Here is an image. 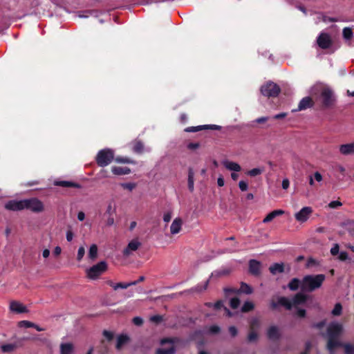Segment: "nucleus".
<instances>
[{
    "label": "nucleus",
    "instance_id": "obj_1",
    "mask_svg": "<svg viewBox=\"0 0 354 354\" xmlns=\"http://www.w3.org/2000/svg\"><path fill=\"white\" fill-rule=\"evenodd\" d=\"M313 95L319 93L317 100L320 103L322 109H332L335 108L337 99L334 91L328 86L317 84L313 88Z\"/></svg>",
    "mask_w": 354,
    "mask_h": 354
},
{
    "label": "nucleus",
    "instance_id": "obj_2",
    "mask_svg": "<svg viewBox=\"0 0 354 354\" xmlns=\"http://www.w3.org/2000/svg\"><path fill=\"white\" fill-rule=\"evenodd\" d=\"M324 281V274L306 275L301 279V291L304 292H313L319 289Z\"/></svg>",
    "mask_w": 354,
    "mask_h": 354
},
{
    "label": "nucleus",
    "instance_id": "obj_3",
    "mask_svg": "<svg viewBox=\"0 0 354 354\" xmlns=\"http://www.w3.org/2000/svg\"><path fill=\"white\" fill-rule=\"evenodd\" d=\"M24 206L25 209L35 214L41 213L44 209V203L37 198L24 199Z\"/></svg>",
    "mask_w": 354,
    "mask_h": 354
},
{
    "label": "nucleus",
    "instance_id": "obj_4",
    "mask_svg": "<svg viewBox=\"0 0 354 354\" xmlns=\"http://www.w3.org/2000/svg\"><path fill=\"white\" fill-rule=\"evenodd\" d=\"M261 93L268 97H276L281 92L280 87L272 82H268L261 87Z\"/></svg>",
    "mask_w": 354,
    "mask_h": 354
},
{
    "label": "nucleus",
    "instance_id": "obj_5",
    "mask_svg": "<svg viewBox=\"0 0 354 354\" xmlns=\"http://www.w3.org/2000/svg\"><path fill=\"white\" fill-rule=\"evenodd\" d=\"M107 269V264L105 261H100L99 263L92 266L87 270V277L89 279H96Z\"/></svg>",
    "mask_w": 354,
    "mask_h": 354
},
{
    "label": "nucleus",
    "instance_id": "obj_6",
    "mask_svg": "<svg viewBox=\"0 0 354 354\" xmlns=\"http://www.w3.org/2000/svg\"><path fill=\"white\" fill-rule=\"evenodd\" d=\"M317 44L322 49H328L333 45L330 35L326 32H322L317 38Z\"/></svg>",
    "mask_w": 354,
    "mask_h": 354
},
{
    "label": "nucleus",
    "instance_id": "obj_7",
    "mask_svg": "<svg viewBox=\"0 0 354 354\" xmlns=\"http://www.w3.org/2000/svg\"><path fill=\"white\" fill-rule=\"evenodd\" d=\"M279 306H283L286 308L287 310H291L292 303L286 297H280L278 299V301L275 302L274 300L270 302V308L275 310Z\"/></svg>",
    "mask_w": 354,
    "mask_h": 354
},
{
    "label": "nucleus",
    "instance_id": "obj_8",
    "mask_svg": "<svg viewBox=\"0 0 354 354\" xmlns=\"http://www.w3.org/2000/svg\"><path fill=\"white\" fill-rule=\"evenodd\" d=\"M225 294H234V293H243L246 295H251L253 292V289L248 283L245 282L241 283V287L239 290H236L230 288H225Z\"/></svg>",
    "mask_w": 354,
    "mask_h": 354
},
{
    "label": "nucleus",
    "instance_id": "obj_9",
    "mask_svg": "<svg viewBox=\"0 0 354 354\" xmlns=\"http://www.w3.org/2000/svg\"><path fill=\"white\" fill-rule=\"evenodd\" d=\"M5 209L9 211H22L24 209V199L10 200L5 204Z\"/></svg>",
    "mask_w": 354,
    "mask_h": 354
},
{
    "label": "nucleus",
    "instance_id": "obj_10",
    "mask_svg": "<svg viewBox=\"0 0 354 354\" xmlns=\"http://www.w3.org/2000/svg\"><path fill=\"white\" fill-rule=\"evenodd\" d=\"M266 337L271 342H276L281 337V334L278 326H271L266 330Z\"/></svg>",
    "mask_w": 354,
    "mask_h": 354
},
{
    "label": "nucleus",
    "instance_id": "obj_11",
    "mask_svg": "<svg viewBox=\"0 0 354 354\" xmlns=\"http://www.w3.org/2000/svg\"><path fill=\"white\" fill-rule=\"evenodd\" d=\"M312 212L311 207H304L299 212L295 214V218L299 222L304 223L309 218Z\"/></svg>",
    "mask_w": 354,
    "mask_h": 354
},
{
    "label": "nucleus",
    "instance_id": "obj_12",
    "mask_svg": "<svg viewBox=\"0 0 354 354\" xmlns=\"http://www.w3.org/2000/svg\"><path fill=\"white\" fill-rule=\"evenodd\" d=\"M342 331V326L338 323H334L328 326L327 333L329 338H338Z\"/></svg>",
    "mask_w": 354,
    "mask_h": 354
},
{
    "label": "nucleus",
    "instance_id": "obj_13",
    "mask_svg": "<svg viewBox=\"0 0 354 354\" xmlns=\"http://www.w3.org/2000/svg\"><path fill=\"white\" fill-rule=\"evenodd\" d=\"M10 310L17 314H22L28 312V309L25 305L15 300H12L10 302Z\"/></svg>",
    "mask_w": 354,
    "mask_h": 354
},
{
    "label": "nucleus",
    "instance_id": "obj_14",
    "mask_svg": "<svg viewBox=\"0 0 354 354\" xmlns=\"http://www.w3.org/2000/svg\"><path fill=\"white\" fill-rule=\"evenodd\" d=\"M206 129H212V130H221V127L215 125V124H211V125H201L197 127H189L185 129V131L186 132H197L201 130H206Z\"/></svg>",
    "mask_w": 354,
    "mask_h": 354
},
{
    "label": "nucleus",
    "instance_id": "obj_15",
    "mask_svg": "<svg viewBox=\"0 0 354 354\" xmlns=\"http://www.w3.org/2000/svg\"><path fill=\"white\" fill-rule=\"evenodd\" d=\"M248 271L253 276H258L261 273V263L255 259H251L248 263Z\"/></svg>",
    "mask_w": 354,
    "mask_h": 354
},
{
    "label": "nucleus",
    "instance_id": "obj_16",
    "mask_svg": "<svg viewBox=\"0 0 354 354\" xmlns=\"http://www.w3.org/2000/svg\"><path fill=\"white\" fill-rule=\"evenodd\" d=\"M140 242L138 240L133 239L131 241L128 243L127 246L123 250V255L125 257H128L131 254V252L133 251L138 250V248L140 247Z\"/></svg>",
    "mask_w": 354,
    "mask_h": 354
},
{
    "label": "nucleus",
    "instance_id": "obj_17",
    "mask_svg": "<svg viewBox=\"0 0 354 354\" xmlns=\"http://www.w3.org/2000/svg\"><path fill=\"white\" fill-rule=\"evenodd\" d=\"M345 344L338 341L337 337H328L327 349L333 353L335 348L344 347Z\"/></svg>",
    "mask_w": 354,
    "mask_h": 354
},
{
    "label": "nucleus",
    "instance_id": "obj_18",
    "mask_svg": "<svg viewBox=\"0 0 354 354\" xmlns=\"http://www.w3.org/2000/svg\"><path fill=\"white\" fill-rule=\"evenodd\" d=\"M315 102L311 97H305L301 100L298 106V111L305 110L308 108H312Z\"/></svg>",
    "mask_w": 354,
    "mask_h": 354
},
{
    "label": "nucleus",
    "instance_id": "obj_19",
    "mask_svg": "<svg viewBox=\"0 0 354 354\" xmlns=\"http://www.w3.org/2000/svg\"><path fill=\"white\" fill-rule=\"evenodd\" d=\"M308 300V295L303 293V292H299L293 297V299H292V306H297V305H303L306 303V301Z\"/></svg>",
    "mask_w": 354,
    "mask_h": 354
},
{
    "label": "nucleus",
    "instance_id": "obj_20",
    "mask_svg": "<svg viewBox=\"0 0 354 354\" xmlns=\"http://www.w3.org/2000/svg\"><path fill=\"white\" fill-rule=\"evenodd\" d=\"M283 214H284V211L282 209L274 210V211L270 212L268 215H266V217H264V218L263 220V223H266L271 222L272 221H273L274 219V218H276L279 216H281V215H283Z\"/></svg>",
    "mask_w": 354,
    "mask_h": 354
},
{
    "label": "nucleus",
    "instance_id": "obj_21",
    "mask_svg": "<svg viewBox=\"0 0 354 354\" xmlns=\"http://www.w3.org/2000/svg\"><path fill=\"white\" fill-rule=\"evenodd\" d=\"M182 219L179 218H174L173 223L171 225V234H176L179 233L181 230Z\"/></svg>",
    "mask_w": 354,
    "mask_h": 354
},
{
    "label": "nucleus",
    "instance_id": "obj_22",
    "mask_svg": "<svg viewBox=\"0 0 354 354\" xmlns=\"http://www.w3.org/2000/svg\"><path fill=\"white\" fill-rule=\"evenodd\" d=\"M115 156H96V162L97 165L100 167H106L112 162Z\"/></svg>",
    "mask_w": 354,
    "mask_h": 354
},
{
    "label": "nucleus",
    "instance_id": "obj_23",
    "mask_svg": "<svg viewBox=\"0 0 354 354\" xmlns=\"http://www.w3.org/2000/svg\"><path fill=\"white\" fill-rule=\"evenodd\" d=\"M269 271L272 274H277L278 273H283L284 265L283 263H274L273 265L269 267Z\"/></svg>",
    "mask_w": 354,
    "mask_h": 354
},
{
    "label": "nucleus",
    "instance_id": "obj_24",
    "mask_svg": "<svg viewBox=\"0 0 354 354\" xmlns=\"http://www.w3.org/2000/svg\"><path fill=\"white\" fill-rule=\"evenodd\" d=\"M339 152L344 155L354 153V142L339 147Z\"/></svg>",
    "mask_w": 354,
    "mask_h": 354
},
{
    "label": "nucleus",
    "instance_id": "obj_25",
    "mask_svg": "<svg viewBox=\"0 0 354 354\" xmlns=\"http://www.w3.org/2000/svg\"><path fill=\"white\" fill-rule=\"evenodd\" d=\"M223 165H224V167L227 169V170L233 171L234 172H239L241 171L240 165L235 162L225 160L223 162Z\"/></svg>",
    "mask_w": 354,
    "mask_h": 354
},
{
    "label": "nucleus",
    "instance_id": "obj_26",
    "mask_svg": "<svg viewBox=\"0 0 354 354\" xmlns=\"http://www.w3.org/2000/svg\"><path fill=\"white\" fill-rule=\"evenodd\" d=\"M299 287L301 288V280H299L297 278H294L289 281L288 285H287V288H289L291 291H297Z\"/></svg>",
    "mask_w": 354,
    "mask_h": 354
},
{
    "label": "nucleus",
    "instance_id": "obj_27",
    "mask_svg": "<svg viewBox=\"0 0 354 354\" xmlns=\"http://www.w3.org/2000/svg\"><path fill=\"white\" fill-rule=\"evenodd\" d=\"M133 151L136 153H142L145 151V145L140 140H135L133 142Z\"/></svg>",
    "mask_w": 354,
    "mask_h": 354
},
{
    "label": "nucleus",
    "instance_id": "obj_28",
    "mask_svg": "<svg viewBox=\"0 0 354 354\" xmlns=\"http://www.w3.org/2000/svg\"><path fill=\"white\" fill-rule=\"evenodd\" d=\"M74 346L71 343H62L60 345V354H72Z\"/></svg>",
    "mask_w": 354,
    "mask_h": 354
},
{
    "label": "nucleus",
    "instance_id": "obj_29",
    "mask_svg": "<svg viewBox=\"0 0 354 354\" xmlns=\"http://www.w3.org/2000/svg\"><path fill=\"white\" fill-rule=\"evenodd\" d=\"M129 341V337L126 335H120L118 336L117 344H115V348L120 350L122 346L126 344Z\"/></svg>",
    "mask_w": 354,
    "mask_h": 354
},
{
    "label": "nucleus",
    "instance_id": "obj_30",
    "mask_svg": "<svg viewBox=\"0 0 354 354\" xmlns=\"http://www.w3.org/2000/svg\"><path fill=\"white\" fill-rule=\"evenodd\" d=\"M55 185L62 187H74L78 189L80 187V185L78 183L71 181H56Z\"/></svg>",
    "mask_w": 354,
    "mask_h": 354
},
{
    "label": "nucleus",
    "instance_id": "obj_31",
    "mask_svg": "<svg viewBox=\"0 0 354 354\" xmlns=\"http://www.w3.org/2000/svg\"><path fill=\"white\" fill-rule=\"evenodd\" d=\"M130 169L128 167H112V172L115 175H123L128 174L130 173Z\"/></svg>",
    "mask_w": 354,
    "mask_h": 354
},
{
    "label": "nucleus",
    "instance_id": "obj_32",
    "mask_svg": "<svg viewBox=\"0 0 354 354\" xmlns=\"http://www.w3.org/2000/svg\"><path fill=\"white\" fill-rule=\"evenodd\" d=\"M97 256V247L96 244H92L89 248L88 257L92 260H95Z\"/></svg>",
    "mask_w": 354,
    "mask_h": 354
},
{
    "label": "nucleus",
    "instance_id": "obj_33",
    "mask_svg": "<svg viewBox=\"0 0 354 354\" xmlns=\"http://www.w3.org/2000/svg\"><path fill=\"white\" fill-rule=\"evenodd\" d=\"M137 284H138V281H131L130 283L120 282V283H115V285L114 286V290H117L118 288L126 289L131 286H136Z\"/></svg>",
    "mask_w": 354,
    "mask_h": 354
},
{
    "label": "nucleus",
    "instance_id": "obj_34",
    "mask_svg": "<svg viewBox=\"0 0 354 354\" xmlns=\"http://www.w3.org/2000/svg\"><path fill=\"white\" fill-rule=\"evenodd\" d=\"M175 347L171 346L169 348H158L156 351V354H174Z\"/></svg>",
    "mask_w": 354,
    "mask_h": 354
},
{
    "label": "nucleus",
    "instance_id": "obj_35",
    "mask_svg": "<svg viewBox=\"0 0 354 354\" xmlns=\"http://www.w3.org/2000/svg\"><path fill=\"white\" fill-rule=\"evenodd\" d=\"M343 37L346 40H350L353 37V30L351 28H344L342 31Z\"/></svg>",
    "mask_w": 354,
    "mask_h": 354
},
{
    "label": "nucleus",
    "instance_id": "obj_36",
    "mask_svg": "<svg viewBox=\"0 0 354 354\" xmlns=\"http://www.w3.org/2000/svg\"><path fill=\"white\" fill-rule=\"evenodd\" d=\"M261 323L258 318H253L250 322V331H256L259 329Z\"/></svg>",
    "mask_w": 354,
    "mask_h": 354
},
{
    "label": "nucleus",
    "instance_id": "obj_37",
    "mask_svg": "<svg viewBox=\"0 0 354 354\" xmlns=\"http://www.w3.org/2000/svg\"><path fill=\"white\" fill-rule=\"evenodd\" d=\"M16 348V345L14 344H7L1 346V351L4 353H10Z\"/></svg>",
    "mask_w": 354,
    "mask_h": 354
},
{
    "label": "nucleus",
    "instance_id": "obj_38",
    "mask_svg": "<svg viewBox=\"0 0 354 354\" xmlns=\"http://www.w3.org/2000/svg\"><path fill=\"white\" fill-rule=\"evenodd\" d=\"M194 187V179H193V171L191 168L189 169V176H188V188L189 190L192 192L193 188Z\"/></svg>",
    "mask_w": 354,
    "mask_h": 354
},
{
    "label": "nucleus",
    "instance_id": "obj_39",
    "mask_svg": "<svg viewBox=\"0 0 354 354\" xmlns=\"http://www.w3.org/2000/svg\"><path fill=\"white\" fill-rule=\"evenodd\" d=\"M253 309H254L253 303L250 302V301H245V303H243V304L242 306V309H241V310H242L243 313H248V312L253 310Z\"/></svg>",
    "mask_w": 354,
    "mask_h": 354
},
{
    "label": "nucleus",
    "instance_id": "obj_40",
    "mask_svg": "<svg viewBox=\"0 0 354 354\" xmlns=\"http://www.w3.org/2000/svg\"><path fill=\"white\" fill-rule=\"evenodd\" d=\"M342 313V306L340 303H337L335 305L334 309L332 310L333 316H340Z\"/></svg>",
    "mask_w": 354,
    "mask_h": 354
},
{
    "label": "nucleus",
    "instance_id": "obj_41",
    "mask_svg": "<svg viewBox=\"0 0 354 354\" xmlns=\"http://www.w3.org/2000/svg\"><path fill=\"white\" fill-rule=\"evenodd\" d=\"M263 171V169L259 168H254L246 172V174L251 177H256L260 175Z\"/></svg>",
    "mask_w": 354,
    "mask_h": 354
},
{
    "label": "nucleus",
    "instance_id": "obj_42",
    "mask_svg": "<svg viewBox=\"0 0 354 354\" xmlns=\"http://www.w3.org/2000/svg\"><path fill=\"white\" fill-rule=\"evenodd\" d=\"M258 339V334L256 331H250L248 335V342H254Z\"/></svg>",
    "mask_w": 354,
    "mask_h": 354
},
{
    "label": "nucleus",
    "instance_id": "obj_43",
    "mask_svg": "<svg viewBox=\"0 0 354 354\" xmlns=\"http://www.w3.org/2000/svg\"><path fill=\"white\" fill-rule=\"evenodd\" d=\"M136 186L135 183H122L120 184V187L129 191H133V189L136 188Z\"/></svg>",
    "mask_w": 354,
    "mask_h": 354
},
{
    "label": "nucleus",
    "instance_id": "obj_44",
    "mask_svg": "<svg viewBox=\"0 0 354 354\" xmlns=\"http://www.w3.org/2000/svg\"><path fill=\"white\" fill-rule=\"evenodd\" d=\"M230 307L233 309H236L240 306V299L236 297L230 299Z\"/></svg>",
    "mask_w": 354,
    "mask_h": 354
},
{
    "label": "nucleus",
    "instance_id": "obj_45",
    "mask_svg": "<svg viewBox=\"0 0 354 354\" xmlns=\"http://www.w3.org/2000/svg\"><path fill=\"white\" fill-rule=\"evenodd\" d=\"M102 335H104L105 340L111 342L113 339V333L109 330L102 331Z\"/></svg>",
    "mask_w": 354,
    "mask_h": 354
},
{
    "label": "nucleus",
    "instance_id": "obj_46",
    "mask_svg": "<svg viewBox=\"0 0 354 354\" xmlns=\"http://www.w3.org/2000/svg\"><path fill=\"white\" fill-rule=\"evenodd\" d=\"M345 354H354V346L351 344L346 343L344 344Z\"/></svg>",
    "mask_w": 354,
    "mask_h": 354
},
{
    "label": "nucleus",
    "instance_id": "obj_47",
    "mask_svg": "<svg viewBox=\"0 0 354 354\" xmlns=\"http://www.w3.org/2000/svg\"><path fill=\"white\" fill-rule=\"evenodd\" d=\"M35 324L30 322L29 321H21L18 322V326L24 327L26 328L33 327Z\"/></svg>",
    "mask_w": 354,
    "mask_h": 354
},
{
    "label": "nucleus",
    "instance_id": "obj_48",
    "mask_svg": "<svg viewBox=\"0 0 354 354\" xmlns=\"http://www.w3.org/2000/svg\"><path fill=\"white\" fill-rule=\"evenodd\" d=\"M115 151L112 149L106 148L100 150L97 155H114Z\"/></svg>",
    "mask_w": 354,
    "mask_h": 354
},
{
    "label": "nucleus",
    "instance_id": "obj_49",
    "mask_svg": "<svg viewBox=\"0 0 354 354\" xmlns=\"http://www.w3.org/2000/svg\"><path fill=\"white\" fill-rule=\"evenodd\" d=\"M330 253L333 257H335L338 253H340L339 252V245L337 243H335L334 245H333L332 248H330Z\"/></svg>",
    "mask_w": 354,
    "mask_h": 354
},
{
    "label": "nucleus",
    "instance_id": "obj_50",
    "mask_svg": "<svg viewBox=\"0 0 354 354\" xmlns=\"http://www.w3.org/2000/svg\"><path fill=\"white\" fill-rule=\"evenodd\" d=\"M115 161L117 162L129 163L130 160L127 156H117L115 158Z\"/></svg>",
    "mask_w": 354,
    "mask_h": 354
},
{
    "label": "nucleus",
    "instance_id": "obj_51",
    "mask_svg": "<svg viewBox=\"0 0 354 354\" xmlns=\"http://www.w3.org/2000/svg\"><path fill=\"white\" fill-rule=\"evenodd\" d=\"M209 331L213 335L217 334L220 333V327L217 325H212L209 326Z\"/></svg>",
    "mask_w": 354,
    "mask_h": 354
},
{
    "label": "nucleus",
    "instance_id": "obj_52",
    "mask_svg": "<svg viewBox=\"0 0 354 354\" xmlns=\"http://www.w3.org/2000/svg\"><path fill=\"white\" fill-rule=\"evenodd\" d=\"M150 321L155 324H158L162 321V317L160 315H153L150 317Z\"/></svg>",
    "mask_w": 354,
    "mask_h": 354
},
{
    "label": "nucleus",
    "instance_id": "obj_53",
    "mask_svg": "<svg viewBox=\"0 0 354 354\" xmlns=\"http://www.w3.org/2000/svg\"><path fill=\"white\" fill-rule=\"evenodd\" d=\"M84 256V248L82 246L79 248L78 254H77V260L80 261Z\"/></svg>",
    "mask_w": 354,
    "mask_h": 354
},
{
    "label": "nucleus",
    "instance_id": "obj_54",
    "mask_svg": "<svg viewBox=\"0 0 354 354\" xmlns=\"http://www.w3.org/2000/svg\"><path fill=\"white\" fill-rule=\"evenodd\" d=\"M348 256L346 252H340L339 255H338V260L341 261H346L348 260Z\"/></svg>",
    "mask_w": 354,
    "mask_h": 354
},
{
    "label": "nucleus",
    "instance_id": "obj_55",
    "mask_svg": "<svg viewBox=\"0 0 354 354\" xmlns=\"http://www.w3.org/2000/svg\"><path fill=\"white\" fill-rule=\"evenodd\" d=\"M341 205H342V203H341L339 201H331L330 202L329 205H328V206L332 209H335Z\"/></svg>",
    "mask_w": 354,
    "mask_h": 354
},
{
    "label": "nucleus",
    "instance_id": "obj_56",
    "mask_svg": "<svg viewBox=\"0 0 354 354\" xmlns=\"http://www.w3.org/2000/svg\"><path fill=\"white\" fill-rule=\"evenodd\" d=\"M115 214V209L113 208L112 205L110 203L107 206L106 212L105 215L113 216Z\"/></svg>",
    "mask_w": 354,
    "mask_h": 354
},
{
    "label": "nucleus",
    "instance_id": "obj_57",
    "mask_svg": "<svg viewBox=\"0 0 354 354\" xmlns=\"http://www.w3.org/2000/svg\"><path fill=\"white\" fill-rule=\"evenodd\" d=\"M133 323L135 326H140L143 324V319L140 317H136L133 318Z\"/></svg>",
    "mask_w": 354,
    "mask_h": 354
},
{
    "label": "nucleus",
    "instance_id": "obj_58",
    "mask_svg": "<svg viewBox=\"0 0 354 354\" xmlns=\"http://www.w3.org/2000/svg\"><path fill=\"white\" fill-rule=\"evenodd\" d=\"M174 339L173 338H170V337H165L160 340L161 345H165L166 344H174Z\"/></svg>",
    "mask_w": 354,
    "mask_h": 354
},
{
    "label": "nucleus",
    "instance_id": "obj_59",
    "mask_svg": "<svg viewBox=\"0 0 354 354\" xmlns=\"http://www.w3.org/2000/svg\"><path fill=\"white\" fill-rule=\"evenodd\" d=\"M317 262L316 261L315 259H313V258H309L308 260H307V263H306V267L307 268H310L312 266H317Z\"/></svg>",
    "mask_w": 354,
    "mask_h": 354
},
{
    "label": "nucleus",
    "instance_id": "obj_60",
    "mask_svg": "<svg viewBox=\"0 0 354 354\" xmlns=\"http://www.w3.org/2000/svg\"><path fill=\"white\" fill-rule=\"evenodd\" d=\"M228 333H230V335H232L233 337L238 335V330L235 326H230V328H228Z\"/></svg>",
    "mask_w": 354,
    "mask_h": 354
},
{
    "label": "nucleus",
    "instance_id": "obj_61",
    "mask_svg": "<svg viewBox=\"0 0 354 354\" xmlns=\"http://www.w3.org/2000/svg\"><path fill=\"white\" fill-rule=\"evenodd\" d=\"M171 211H169L164 214V216H163L164 222L168 223L171 221Z\"/></svg>",
    "mask_w": 354,
    "mask_h": 354
},
{
    "label": "nucleus",
    "instance_id": "obj_62",
    "mask_svg": "<svg viewBox=\"0 0 354 354\" xmlns=\"http://www.w3.org/2000/svg\"><path fill=\"white\" fill-rule=\"evenodd\" d=\"M335 170L337 172L342 174V176H345V168L342 165H337L335 167Z\"/></svg>",
    "mask_w": 354,
    "mask_h": 354
},
{
    "label": "nucleus",
    "instance_id": "obj_63",
    "mask_svg": "<svg viewBox=\"0 0 354 354\" xmlns=\"http://www.w3.org/2000/svg\"><path fill=\"white\" fill-rule=\"evenodd\" d=\"M239 188L241 191L245 192L248 188V185L245 181H240L239 182Z\"/></svg>",
    "mask_w": 354,
    "mask_h": 354
},
{
    "label": "nucleus",
    "instance_id": "obj_64",
    "mask_svg": "<svg viewBox=\"0 0 354 354\" xmlns=\"http://www.w3.org/2000/svg\"><path fill=\"white\" fill-rule=\"evenodd\" d=\"M199 143L198 142H196V143H189L187 145V147L189 149H191V150H194V149H196L197 148L199 147Z\"/></svg>",
    "mask_w": 354,
    "mask_h": 354
}]
</instances>
